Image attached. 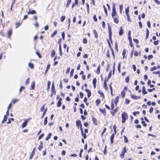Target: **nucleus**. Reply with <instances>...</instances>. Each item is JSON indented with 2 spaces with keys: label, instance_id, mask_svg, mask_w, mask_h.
Instances as JSON below:
<instances>
[{
  "label": "nucleus",
  "instance_id": "2f4dec72",
  "mask_svg": "<svg viewBox=\"0 0 160 160\" xmlns=\"http://www.w3.org/2000/svg\"><path fill=\"white\" fill-rule=\"evenodd\" d=\"M123 7V6L122 5H121L119 6L120 12V13H121L122 12Z\"/></svg>",
  "mask_w": 160,
  "mask_h": 160
},
{
  "label": "nucleus",
  "instance_id": "2eb2a0df",
  "mask_svg": "<svg viewBox=\"0 0 160 160\" xmlns=\"http://www.w3.org/2000/svg\"><path fill=\"white\" fill-rule=\"evenodd\" d=\"M123 33V31L122 28V27H120V29L119 32V34L121 36L122 35Z\"/></svg>",
  "mask_w": 160,
  "mask_h": 160
},
{
  "label": "nucleus",
  "instance_id": "774afa93",
  "mask_svg": "<svg viewBox=\"0 0 160 160\" xmlns=\"http://www.w3.org/2000/svg\"><path fill=\"white\" fill-rule=\"evenodd\" d=\"M154 43V44L155 45H157L158 44V40H157L156 41H155L154 42H153Z\"/></svg>",
  "mask_w": 160,
  "mask_h": 160
},
{
  "label": "nucleus",
  "instance_id": "0eeeda50",
  "mask_svg": "<svg viewBox=\"0 0 160 160\" xmlns=\"http://www.w3.org/2000/svg\"><path fill=\"white\" fill-rule=\"evenodd\" d=\"M35 149H36V148H33V150H32L31 153V154L30 156V157H29V159H31L33 157V156L34 155V152L35 151Z\"/></svg>",
  "mask_w": 160,
  "mask_h": 160
},
{
  "label": "nucleus",
  "instance_id": "5701e85b",
  "mask_svg": "<svg viewBox=\"0 0 160 160\" xmlns=\"http://www.w3.org/2000/svg\"><path fill=\"white\" fill-rule=\"evenodd\" d=\"M78 0H75V2L74 3H73V4H72V8H73L75 5H77V4H78Z\"/></svg>",
  "mask_w": 160,
  "mask_h": 160
},
{
  "label": "nucleus",
  "instance_id": "79ce46f5",
  "mask_svg": "<svg viewBox=\"0 0 160 160\" xmlns=\"http://www.w3.org/2000/svg\"><path fill=\"white\" fill-rule=\"evenodd\" d=\"M103 8H104L105 12L106 14V15H107L108 12H107V9L106 8H105V7L104 6H103Z\"/></svg>",
  "mask_w": 160,
  "mask_h": 160
},
{
  "label": "nucleus",
  "instance_id": "ddd939ff",
  "mask_svg": "<svg viewBox=\"0 0 160 160\" xmlns=\"http://www.w3.org/2000/svg\"><path fill=\"white\" fill-rule=\"evenodd\" d=\"M114 19V22L117 23L118 24L119 23V20H118V17H113V18H112Z\"/></svg>",
  "mask_w": 160,
  "mask_h": 160
},
{
  "label": "nucleus",
  "instance_id": "72a5a7b5",
  "mask_svg": "<svg viewBox=\"0 0 160 160\" xmlns=\"http://www.w3.org/2000/svg\"><path fill=\"white\" fill-rule=\"evenodd\" d=\"M124 141L125 142L127 143L128 142V140L127 137L125 136H124Z\"/></svg>",
  "mask_w": 160,
  "mask_h": 160
},
{
  "label": "nucleus",
  "instance_id": "a18cd8bd",
  "mask_svg": "<svg viewBox=\"0 0 160 160\" xmlns=\"http://www.w3.org/2000/svg\"><path fill=\"white\" fill-rule=\"evenodd\" d=\"M96 102L97 105V106H98V105L100 102V99H99V100L98 99V100H96Z\"/></svg>",
  "mask_w": 160,
  "mask_h": 160
},
{
  "label": "nucleus",
  "instance_id": "4d7b16f0",
  "mask_svg": "<svg viewBox=\"0 0 160 160\" xmlns=\"http://www.w3.org/2000/svg\"><path fill=\"white\" fill-rule=\"evenodd\" d=\"M153 57V56L152 55H149L148 57V60L151 59Z\"/></svg>",
  "mask_w": 160,
  "mask_h": 160
},
{
  "label": "nucleus",
  "instance_id": "a19ab883",
  "mask_svg": "<svg viewBox=\"0 0 160 160\" xmlns=\"http://www.w3.org/2000/svg\"><path fill=\"white\" fill-rule=\"evenodd\" d=\"M93 121L95 125H97V122L96 119L95 118H93Z\"/></svg>",
  "mask_w": 160,
  "mask_h": 160
},
{
  "label": "nucleus",
  "instance_id": "f257e3e1",
  "mask_svg": "<svg viewBox=\"0 0 160 160\" xmlns=\"http://www.w3.org/2000/svg\"><path fill=\"white\" fill-rule=\"evenodd\" d=\"M127 113L125 112H123L122 114V122L124 123L125 122L126 118H128Z\"/></svg>",
  "mask_w": 160,
  "mask_h": 160
},
{
  "label": "nucleus",
  "instance_id": "052dcab7",
  "mask_svg": "<svg viewBox=\"0 0 160 160\" xmlns=\"http://www.w3.org/2000/svg\"><path fill=\"white\" fill-rule=\"evenodd\" d=\"M24 89L25 88L24 87L22 86L20 89L19 92H22V90Z\"/></svg>",
  "mask_w": 160,
  "mask_h": 160
},
{
  "label": "nucleus",
  "instance_id": "f03ea898",
  "mask_svg": "<svg viewBox=\"0 0 160 160\" xmlns=\"http://www.w3.org/2000/svg\"><path fill=\"white\" fill-rule=\"evenodd\" d=\"M31 118H28V119H25L24 120V122H23L22 123V128H24V127H26L27 126V124L28 123V122L31 120Z\"/></svg>",
  "mask_w": 160,
  "mask_h": 160
},
{
  "label": "nucleus",
  "instance_id": "bb28decb",
  "mask_svg": "<svg viewBox=\"0 0 160 160\" xmlns=\"http://www.w3.org/2000/svg\"><path fill=\"white\" fill-rule=\"evenodd\" d=\"M47 123V117H46L44 119V121L43 122L44 125H45Z\"/></svg>",
  "mask_w": 160,
  "mask_h": 160
},
{
  "label": "nucleus",
  "instance_id": "3c124183",
  "mask_svg": "<svg viewBox=\"0 0 160 160\" xmlns=\"http://www.w3.org/2000/svg\"><path fill=\"white\" fill-rule=\"evenodd\" d=\"M139 112L138 111H137V112H134L133 113V114L135 116L136 115V114H139Z\"/></svg>",
  "mask_w": 160,
  "mask_h": 160
},
{
  "label": "nucleus",
  "instance_id": "f3484780",
  "mask_svg": "<svg viewBox=\"0 0 160 160\" xmlns=\"http://www.w3.org/2000/svg\"><path fill=\"white\" fill-rule=\"evenodd\" d=\"M52 136V133H48L47 137L45 138V140L46 141L48 140Z\"/></svg>",
  "mask_w": 160,
  "mask_h": 160
},
{
  "label": "nucleus",
  "instance_id": "09e8293b",
  "mask_svg": "<svg viewBox=\"0 0 160 160\" xmlns=\"http://www.w3.org/2000/svg\"><path fill=\"white\" fill-rule=\"evenodd\" d=\"M44 134L43 133H42L41 134L38 138V140H40L43 136H44Z\"/></svg>",
  "mask_w": 160,
  "mask_h": 160
},
{
  "label": "nucleus",
  "instance_id": "6e6552de",
  "mask_svg": "<svg viewBox=\"0 0 160 160\" xmlns=\"http://www.w3.org/2000/svg\"><path fill=\"white\" fill-rule=\"evenodd\" d=\"M12 29H9V30L8 31V38H9L10 39V37H11V36L12 35Z\"/></svg>",
  "mask_w": 160,
  "mask_h": 160
},
{
  "label": "nucleus",
  "instance_id": "4c0bfd02",
  "mask_svg": "<svg viewBox=\"0 0 160 160\" xmlns=\"http://www.w3.org/2000/svg\"><path fill=\"white\" fill-rule=\"evenodd\" d=\"M93 18L94 20V21L95 22H97V17H96V15L94 14L93 17Z\"/></svg>",
  "mask_w": 160,
  "mask_h": 160
},
{
  "label": "nucleus",
  "instance_id": "bf43d9fd",
  "mask_svg": "<svg viewBox=\"0 0 160 160\" xmlns=\"http://www.w3.org/2000/svg\"><path fill=\"white\" fill-rule=\"evenodd\" d=\"M125 81L127 83L129 81V78L128 77H127V78H126L125 79Z\"/></svg>",
  "mask_w": 160,
  "mask_h": 160
},
{
  "label": "nucleus",
  "instance_id": "49530a36",
  "mask_svg": "<svg viewBox=\"0 0 160 160\" xmlns=\"http://www.w3.org/2000/svg\"><path fill=\"white\" fill-rule=\"evenodd\" d=\"M71 0H68L67 2V3L66 5V7H68L69 5L71 3Z\"/></svg>",
  "mask_w": 160,
  "mask_h": 160
},
{
  "label": "nucleus",
  "instance_id": "9d476101",
  "mask_svg": "<svg viewBox=\"0 0 160 160\" xmlns=\"http://www.w3.org/2000/svg\"><path fill=\"white\" fill-rule=\"evenodd\" d=\"M42 144H43V143H42V142L41 141L40 142V145H39L38 148V149L39 150H41L42 149V146H43Z\"/></svg>",
  "mask_w": 160,
  "mask_h": 160
},
{
  "label": "nucleus",
  "instance_id": "de8ad7c7",
  "mask_svg": "<svg viewBox=\"0 0 160 160\" xmlns=\"http://www.w3.org/2000/svg\"><path fill=\"white\" fill-rule=\"evenodd\" d=\"M104 154H107V146L106 145L105 147V149L103 151Z\"/></svg>",
  "mask_w": 160,
  "mask_h": 160
},
{
  "label": "nucleus",
  "instance_id": "f704fd0d",
  "mask_svg": "<svg viewBox=\"0 0 160 160\" xmlns=\"http://www.w3.org/2000/svg\"><path fill=\"white\" fill-rule=\"evenodd\" d=\"M21 24V23L20 22H17L16 24V28H18L19 26H20Z\"/></svg>",
  "mask_w": 160,
  "mask_h": 160
},
{
  "label": "nucleus",
  "instance_id": "37998d69",
  "mask_svg": "<svg viewBox=\"0 0 160 160\" xmlns=\"http://www.w3.org/2000/svg\"><path fill=\"white\" fill-rule=\"evenodd\" d=\"M157 67H156V66H154L150 69V71H154V70H156L157 69Z\"/></svg>",
  "mask_w": 160,
  "mask_h": 160
},
{
  "label": "nucleus",
  "instance_id": "aec40b11",
  "mask_svg": "<svg viewBox=\"0 0 160 160\" xmlns=\"http://www.w3.org/2000/svg\"><path fill=\"white\" fill-rule=\"evenodd\" d=\"M100 111L101 112L102 114L104 115L105 116L106 115V111H105V109H100Z\"/></svg>",
  "mask_w": 160,
  "mask_h": 160
},
{
  "label": "nucleus",
  "instance_id": "4be33fe9",
  "mask_svg": "<svg viewBox=\"0 0 160 160\" xmlns=\"http://www.w3.org/2000/svg\"><path fill=\"white\" fill-rule=\"evenodd\" d=\"M118 99H119V97L117 96V97L115 100L114 101V103L116 106L117 105V103H118Z\"/></svg>",
  "mask_w": 160,
  "mask_h": 160
},
{
  "label": "nucleus",
  "instance_id": "393cba45",
  "mask_svg": "<svg viewBox=\"0 0 160 160\" xmlns=\"http://www.w3.org/2000/svg\"><path fill=\"white\" fill-rule=\"evenodd\" d=\"M58 32V31L57 30H55L52 33V34L51 35V37H53L55 35H56Z\"/></svg>",
  "mask_w": 160,
  "mask_h": 160
},
{
  "label": "nucleus",
  "instance_id": "b1692460",
  "mask_svg": "<svg viewBox=\"0 0 160 160\" xmlns=\"http://www.w3.org/2000/svg\"><path fill=\"white\" fill-rule=\"evenodd\" d=\"M100 65H99V66L98 67V68L97 70V73L98 74H99L100 73Z\"/></svg>",
  "mask_w": 160,
  "mask_h": 160
},
{
  "label": "nucleus",
  "instance_id": "0e129e2a",
  "mask_svg": "<svg viewBox=\"0 0 160 160\" xmlns=\"http://www.w3.org/2000/svg\"><path fill=\"white\" fill-rule=\"evenodd\" d=\"M106 128H105L103 130V132H102V134H101V136H102V137L104 133L106 131Z\"/></svg>",
  "mask_w": 160,
  "mask_h": 160
},
{
  "label": "nucleus",
  "instance_id": "a878e982",
  "mask_svg": "<svg viewBox=\"0 0 160 160\" xmlns=\"http://www.w3.org/2000/svg\"><path fill=\"white\" fill-rule=\"evenodd\" d=\"M121 95L122 98H124L125 97V93L124 91H123L121 92Z\"/></svg>",
  "mask_w": 160,
  "mask_h": 160
},
{
  "label": "nucleus",
  "instance_id": "9b49d317",
  "mask_svg": "<svg viewBox=\"0 0 160 160\" xmlns=\"http://www.w3.org/2000/svg\"><path fill=\"white\" fill-rule=\"evenodd\" d=\"M108 32L109 33V38L111 39V28L108 25Z\"/></svg>",
  "mask_w": 160,
  "mask_h": 160
},
{
  "label": "nucleus",
  "instance_id": "680f3d73",
  "mask_svg": "<svg viewBox=\"0 0 160 160\" xmlns=\"http://www.w3.org/2000/svg\"><path fill=\"white\" fill-rule=\"evenodd\" d=\"M142 124L143 126L145 127L147 126V124L145 123V122L144 121H142Z\"/></svg>",
  "mask_w": 160,
  "mask_h": 160
},
{
  "label": "nucleus",
  "instance_id": "69168bd1",
  "mask_svg": "<svg viewBox=\"0 0 160 160\" xmlns=\"http://www.w3.org/2000/svg\"><path fill=\"white\" fill-rule=\"evenodd\" d=\"M111 71H110L109 73L108 77V80L111 77Z\"/></svg>",
  "mask_w": 160,
  "mask_h": 160
},
{
  "label": "nucleus",
  "instance_id": "c9c22d12",
  "mask_svg": "<svg viewBox=\"0 0 160 160\" xmlns=\"http://www.w3.org/2000/svg\"><path fill=\"white\" fill-rule=\"evenodd\" d=\"M50 64H48L47 67V68L45 71V73H46L47 71H48L49 68H50Z\"/></svg>",
  "mask_w": 160,
  "mask_h": 160
},
{
  "label": "nucleus",
  "instance_id": "c85d7f7f",
  "mask_svg": "<svg viewBox=\"0 0 160 160\" xmlns=\"http://www.w3.org/2000/svg\"><path fill=\"white\" fill-rule=\"evenodd\" d=\"M55 54V52L54 50H53L51 53V56L52 57H53Z\"/></svg>",
  "mask_w": 160,
  "mask_h": 160
},
{
  "label": "nucleus",
  "instance_id": "e2e57ef3",
  "mask_svg": "<svg viewBox=\"0 0 160 160\" xmlns=\"http://www.w3.org/2000/svg\"><path fill=\"white\" fill-rule=\"evenodd\" d=\"M83 42L84 44H86L87 42V41L86 38H84L83 40Z\"/></svg>",
  "mask_w": 160,
  "mask_h": 160
},
{
  "label": "nucleus",
  "instance_id": "8fccbe9b",
  "mask_svg": "<svg viewBox=\"0 0 160 160\" xmlns=\"http://www.w3.org/2000/svg\"><path fill=\"white\" fill-rule=\"evenodd\" d=\"M36 53L37 55L38 56V57L39 58H41L42 57L41 55H40V54L38 52H36Z\"/></svg>",
  "mask_w": 160,
  "mask_h": 160
},
{
  "label": "nucleus",
  "instance_id": "6ab92c4d",
  "mask_svg": "<svg viewBox=\"0 0 160 160\" xmlns=\"http://www.w3.org/2000/svg\"><path fill=\"white\" fill-rule=\"evenodd\" d=\"M35 82L34 81H33L31 85V89L32 90L33 89L35 88Z\"/></svg>",
  "mask_w": 160,
  "mask_h": 160
},
{
  "label": "nucleus",
  "instance_id": "c756f323",
  "mask_svg": "<svg viewBox=\"0 0 160 160\" xmlns=\"http://www.w3.org/2000/svg\"><path fill=\"white\" fill-rule=\"evenodd\" d=\"M62 105L61 102L58 101L57 102V107H60Z\"/></svg>",
  "mask_w": 160,
  "mask_h": 160
},
{
  "label": "nucleus",
  "instance_id": "a211bd4d",
  "mask_svg": "<svg viewBox=\"0 0 160 160\" xmlns=\"http://www.w3.org/2000/svg\"><path fill=\"white\" fill-rule=\"evenodd\" d=\"M51 86V82L50 81H48V84H47V86H48V88L47 90V91H49V89H50V87Z\"/></svg>",
  "mask_w": 160,
  "mask_h": 160
},
{
  "label": "nucleus",
  "instance_id": "6e6d98bb",
  "mask_svg": "<svg viewBox=\"0 0 160 160\" xmlns=\"http://www.w3.org/2000/svg\"><path fill=\"white\" fill-rule=\"evenodd\" d=\"M124 153L122 152H121L120 154V156L122 158H123L124 157Z\"/></svg>",
  "mask_w": 160,
  "mask_h": 160
},
{
  "label": "nucleus",
  "instance_id": "cd10ccee",
  "mask_svg": "<svg viewBox=\"0 0 160 160\" xmlns=\"http://www.w3.org/2000/svg\"><path fill=\"white\" fill-rule=\"evenodd\" d=\"M126 50L125 49H124L123 50L122 53V55H123V58H124L125 57V54L126 53Z\"/></svg>",
  "mask_w": 160,
  "mask_h": 160
},
{
  "label": "nucleus",
  "instance_id": "58836bf2",
  "mask_svg": "<svg viewBox=\"0 0 160 160\" xmlns=\"http://www.w3.org/2000/svg\"><path fill=\"white\" fill-rule=\"evenodd\" d=\"M129 102H130V100H129L127 99H125V104H128L129 103Z\"/></svg>",
  "mask_w": 160,
  "mask_h": 160
},
{
  "label": "nucleus",
  "instance_id": "13d9d810",
  "mask_svg": "<svg viewBox=\"0 0 160 160\" xmlns=\"http://www.w3.org/2000/svg\"><path fill=\"white\" fill-rule=\"evenodd\" d=\"M129 12V7H128V8L126 9H125V12H126V14H128V13Z\"/></svg>",
  "mask_w": 160,
  "mask_h": 160
},
{
  "label": "nucleus",
  "instance_id": "f8f14e48",
  "mask_svg": "<svg viewBox=\"0 0 160 160\" xmlns=\"http://www.w3.org/2000/svg\"><path fill=\"white\" fill-rule=\"evenodd\" d=\"M131 96L132 98L135 99H138L140 98V97H138V96L135 95H131Z\"/></svg>",
  "mask_w": 160,
  "mask_h": 160
},
{
  "label": "nucleus",
  "instance_id": "c03bdc74",
  "mask_svg": "<svg viewBox=\"0 0 160 160\" xmlns=\"http://www.w3.org/2000/svg\"><path fill=\"white\" fill-rule=\"evenodd\" d=\"M62 37L63 40H65V33L64 32H63L62 34Z\"/></svg>",
  "mask_w": 160,
  "mask_h": 160
},
{
  "label": "nucleus",
  "instance_id": "ea45409f",
  "mask_svg": "<svg viewBox=\"0 0 160 160\" xmlns=\"http://www.w3.org/2000/svg\"><path fill=\"white\" fill-rule=\"evenodd\" d=\"M47 110V108H46L44 110L43 112V114H42V116H41V118H42L45 115Z\"/></svg>",
  "mask_w": 160,
  "mask_h": 160
},
{
  "label": "nucleus",
  "instance_id": "864d4df0",
  "mask_svg": "<svg viewBox=\"0 0 160 160\" xmlns=\"http://www.w3.org/2000/svg\"><path fill=\"white\" fill-rule=\"evenodd\" d=\"M127 150L126 149V147H124V148L123 149L122 152H123L124 153H126L127 152Z\"/></svg>",
  "mask_w": 160,
  "mask_h": 160
},
{
  "label": "nucleus",
  "instance_id": "1a4fd4ad",
  "mask_svg": "<svg viewBox=\"0 0 160 160\" xmlns=\"http://www.w3.org/2000/svg\"><path fill=\"white\" fill-rule=\"evenodd\" d=\"M115 134L113 133L110 137V141L111 144H112L113 142V139L114 137Z\"/></svg>",
  "mask_w": 160,
  "mask_h": 160
},
{
  "label": "nucleus",
  "instance_id": "dca6fc26",
  "mask_svg": "<svg viewBox=\"0 0 160 160\" xmlns=\"http://www.w3.org/2000/svg\"><path fill=\"white\" fill-rule=\"evenodd\" d=\"M7 116L6 115H4L3 120L2 122V123H3L6 121L7 119Z\"/></svg>",
  "mask_w": 160,
  "mask_h": 160
},
{
  "label": "nucleus",
  "instance_id": "e433bc0d",
  "mask_svg": "<svg viewBox=\"0 0 160 160\" xmlns=\"http://www.w3.org/2000/svg\"><path fill=\"white\" fill-rule=\"evenodd\" d=\"M28 66L31 68H33V64L32 63H28Z\"/></svg>",
  "mask_w": 160,
  "mask_h": 160
},
{
  "label": "nucleus",
  "instance_id": "338daca9",
  "mask_svg": "<svg viewBox=\"0 0 160 160\" xmlns=\"http://www.w3.org/2000/svg\"><path fill=\"white\" fill-rule=\"evenodd\" d=\"M160 73V72L159 71H158L157 72H152V73L153 74H159Z\"/></svg>",
  "mask_w": 160,
  "mask_h": 160
},
{
  "label": "nucleus",
  "instance_id": "7ed1b4c3",
  "mask_svg": "<svg viewBox=\"0 0 160 160\" xmlns=\"http://www.w3.org/2000/svg\"><path fill=\"white\" fill-rule=\"evenodd\" d=\"M116 11L115 5L113 4L112 8V12L111 14L112 18L114 17L116 14Z\"/></svg>",
  "mask_w": 160,
  "mask_h": 160
},
{
  "label": "nucleus",
  "instance_id": "603ef678",
  "mask_svg": "<svg viewBox=\"0 0 160 160\" xmlns=\"http://www.w3.org/2000/svg\"><path fill=\"white\" fill-rule=\"evenodd\" d=\"M97 80L96 78H94L92 80L93 84H96Z\"/></svg>",
  "mask_w": 160,
  "mask_h": 160
},
{
  "label": "nucleus",
  "instance_id": "39448f33",
  "mask_svg": "<svg viewBox=\"0 0 160 160\" xmlns=\"http://www.w3.org/2000/svg\"><path fill=\"white\" fill-rule=\"evenodd\" d=\"M76 124L77 126L78 127V128L79 127V126H80V127H82L81 122L79 120L76 121Z\"/></svg>",
  "mask_w": 160,
  "mask_h": 160
},
{
  "label": "nucleus",
  "instance_id": "5fc2aeb1",
  "mask_svg": "<svg viewBox=\"0 0 160 160\" xmlns=\"http://www.w3.org/2000/svg\"><path fill=\"white\" fill-rule=\"evenodd\" d=\"M29 78H28L26 80L25 82V84L27 85L29 83Z\"/></svg>",
  "mask_w": 160,
  "mask_h": 160
},
{
  "label": "nucleus",
  "instance_id": "412c9836",
  "mask_svg": "<svg viewBox=\"0 0 160 160\" xmlns=\"http://www.w3.org/2000/svg\"><path fill=\"white\" fill-rule=\"evenodd\" d=\"M142 92L143 94H146L147 93V92L146 91V89L145 87L143 86L142 88Z\"/></svg>",
  "mask_w": 160,
  "mask_h": 160
},
{
  "label": "nucleus",
  "instance_id": "4468645a",
  "mask_svg": "<svg viewBox=\"0 0 160 160\" xmlns=\"http://www.w3.org/2000/svg\"><path fill=\"white\" fill-rule=\"evenodd\" d=\"M93 33L94 34V37L96 38H98V34L95 30H93Z\"/></svg>",
  "mask_w": 160,
  "mask_h": 160
},
{
  "label": "nucleus",
  "instance_id": "20e7f679",
  "mask_svg": "<svg viewBox=\"0 0 160 160\" xmlns=\"http://www.w3.org/2000/svg\"><path fill=\"white\" fill-rule=\"evenodd\" d=\"M36 11L34 10H31V9H29V11L28 12L27 14H36Z\"/></svg>",
  "mask_w": 160,
  "mask_h": 160
},
{
  "label": "nucleus",
  "instance_id": "473e14b6",
  "mask_svg": "<svg viewBox=\"0 0 160 160\" xmlns=\"http://www.w3.org/2000/svg\"><path fill=\"white\" fill-rule=\"evenodd\" d=\"M74 69L73 68L72 69L70 72V77H71L72 76L73 73L74 72Z\"/></svg>",
  "mask_w": 160,
  "mask_h": 160
},
{
  "label": "nucleus",
  "instance_id": "423d86ee",
  "mask_svg": "<svg viewBox=\"0 0 160 160\" xmlns=\"http://www.w3.org/2000/svg\"><path fill=\"white\" fill-rule=\"evenodd\" d=\"M85 91L87 93L88 98H89L91 95V91L87 89H86Z\"/></svg>",
  "mask_w": 160,
  "mask_h": 160
},
{
  "label": "nucleus",
  "instance_id": "7c9ffc66",
  "mask_svg": "<svg viewBox=\"0 0 160 160\" xmlns=\"http://www.w3.org/2000/svg\"><path fill=\"white\" fill-rule=\"evenodd\" d=\"M65 16H62L60 18L61 21L62 22H63L64 21V20L65 19Z\"/></svg>",
  "mask_w": 160,
  "mask_h": 160
}]
</instances>
